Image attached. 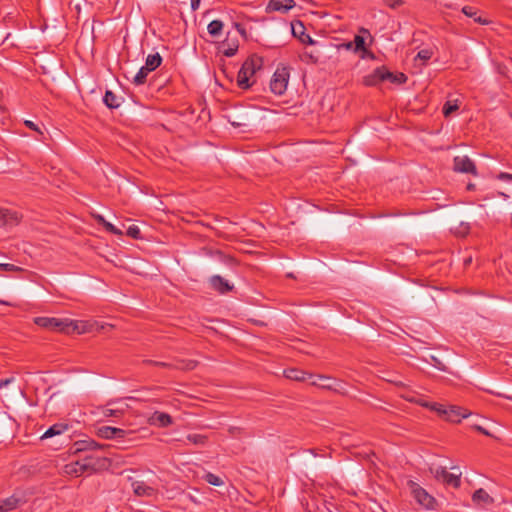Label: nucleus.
<instances>
[{"mask_svg": "<svg viewBox=\"0 0 512 512\" xmlns=\"http://www.w3.org/2000/svg\"><path fill=\"white\" fill-rule=\"evenodd\" d=\"M433 52L430 49H422L417 53L416 59L426 62L431 59Z\"/></svg>", "mask_w": 512, "mask_h": 512, "instance_id": "e433bc0d", "label": "nucleus"}, {"mask_svg": "<svg viewBox=\"0 0 512 512\" xmlns=\"http://www.w3.org/2000/svg\"><path fill=\"white\" fill-rule=\"evenodd\" d=\"M406 399L408 401H410V402H415V403H417V404H419V405H421L423 407L429 408V409H431V405L433 404V403H428V402H425V401L415 400L414 398H406Z\"/></svg>", "mask_w": 512, "mask_h": 512, "instance_id": "a18cd8bd", "label": "nucleus"}, {"mask_svg": "<svg viewBox=\"0 0 512 512\" xmlns=\"http://www.w3.org/2000/svg\"><path fill=\"white\" fill-rule=\"evenodd\" d=\"M289 71L287 68H278L270 81V89L276 95H282L287 89Z\"/></svg>", "mask_w": 512, "mask_h": 512, "instance_id": "423d86ee", "label": "nucleus"}, {"mask_svg": "<svg viewBox=\"0 0 512 512\" xmlns=\"http://www.w3.org/2000/svg\"><path fill=\"white\" fill-rule=\"evenodd\" d=\"M144 363L149 365H154L158 367L168 368V369H177L183 371H190L195 369L198 362L195 360H175L173 362H161L154 360H144Z\"/></svg>", "mask_w": 512, "mask_h": 512, "instance_id": "0eeeda50", "label": "nucleus"}, {"mask_svg": "<svg viewBox=\"0 0 512 512\" xmlns=\"http://www.w3.org/2000/svg\"><path fill=\"white\" fill-rule=\"evenodd\" d=\"M204 480L213 486H221L224 484L222 478L210 472L205 474Z\"/></svg>", "mask_w": 512, "mask_h": 512, "instance_id": "473e14b6", "label": "nucleus"}, {"mask_svg": "<svg viewBox=\"0 0 512 512\" xmlns=\"http://www.w3.org/2000/svg\"><path fill=\"white\" fill-rule=\"evenodd\" d=\"M457 103H452L451 101H447L443 106V114L448 117L451 115L454 111L458 110Z\"/></svg>", "mask_w": 512, "mask_h": 512, "instance_id": "f704fd0d", "label": "nucleus"}, {"mask_svg": "<svg viewBox=\"0 0 512 512\" xmlns=\"http://www.w3.org/2000/svg\"><path fill=\"white\" fill-rule=\"evenodd\" d=\"M187 440L195 445H205L207 436L201 434H189Z\"/></svg>", "mask_w": 512, "mask_h": 512, "instance_id": "2f4dec72", "label": "nucleus"}, {"mask_svg": "<svg viewBox=\"0 0 512 512\" xmlns=\"http://www.w3.org/2000/svg\"><path fill=\"white\" fill-rule=\"evenodd\" d=\"M68 428H69V426L66 423H56V424L52 425L51 427H49L45 431V433L42 435L41 439L51 438L56 435H60V434L64 433L65 431H67Z\"/></svg>", "mask_w": 512, "mask_h": 512, "instance_id": "b1692460", "label": "nucleus"}, {"mask_svg": "<svg viewBox=\"0 0 512 512\" xmlns=\"http://www.w3.org/2000/svg\"><path fill=\"white\" fill-rule=\"evenodd\" d=\"M150 72V70H145V66L141 67L137 74L134 76L133 83L137 86L144 84L146 82L147 75Z\"/></svg>", "mask_w": 512, "mask_h": 512, "instance_id": "7c9ffc66", "label": "nucleus"}, {"mask_svg": "<svg viewBox=\"0 0 512 512\" xmlns=\"http://www.w3.org/2000/svg\"><path fill=\"white\" fill-rule=\"evenodd\" d=\"M103 414H104L106 417H120V416L123 414V410H121V409H111V408H106V409L103 411Z\"/></svg>", "mask_w": 512, "mask_h": 512, "instance_id": "58836bf2", "label": "nucleus"}, {"mask_svg": "<svg viewBox=\"0 0 512 512\" xmlns=\"http://www.w3.org/2000/svg\"><path fill=\"white\" fill-rule=\"evenodd\" d=\"M234 25H235L236 29L238 30V32H239L241 35H243V36H245V35H246V31H245V29L242 27V25H241V24H239V23H235Z\"/></svg>", "mask_w": 512, "mask_h": 512, "instance_id": "8fccbe9b", "label": "nucleus"}, {"mask_svg": "<svg viewBox=\"0 0 512 512\" xmlns=\"http://www.w3.org/2000/svg\"><path fill=\"white\" fill-rule=\"evenodd\" d=\"M391 77V72L385 67L381 66L373 70L372 73L363 77V84L368 87L376 86L379 83L386 81V78Z\"/></svg>", "mask_w": 512, "mask_h": 512, "instance_id": "9d476101", "label": "nucleus"}, {"mask_svg": "<svg viewBox=\"0 0 512 512\" xmlns=\"http://www.w3.org/2000/svg\"><path fill=\"white\" fill-rule=\"evenodd\" d=\"M342 46L347 49V50H351V49H354V45H353V42L350 41V42H347V43H344L342 44Z\"/></svg>", "mask_w": 512, "mask_h": 512, "instance_id": "603ef678", "label": "nucleus"}, {"mask_svg": "<svg viewBox=\"0 0 512 512\" xmlns=\"http://www.w3.org/2000/svg\"><path fill=\"white\" fill-rule=\"evenodd\" d=\"M473 428H474L475 430H477L478 432H480V433H482V434L486 435V436H490V433H489L485 428H483V427H482V426H480V425H476V424H475V425H473Z\"/></svg>", "mask_w": 512, "mask_h": 512, "instance_id": "09e8293b", "label": "nucleus"}, {"mask_svg": "<svg viewBox=\"0 0 512 512\" xmlns=\"http://www.w3.org/2000/svg\"><path fill=\"white\" fill-rule=\"evenodd\" d=\"M407 485L413 495L414 499L426 509H435L436 500L431 496L425 489H423L418 483L409 480Z\"/></svg>", "mask_w": 512, "mask_h": 512, "instance_id": "20e7f679", "label": "nucleus"}, {"mask_svg": "<svg viewBox=\"0 0 512 512\" xmlns=\"http://www.w3.org/2000/svg\"><path fill=\"white\" fill-rule=\"evenodd\" d=\"M354 45L353 51L355 53L361 52V58H365L369 56L370 58H374L373 52L369 51L365 46V39L362 35H355L354 40L352 41Z\"/></svg>", "mask_w": 512, "mask_h": 512, "instance_id": "412c9836", "label": "nucleus"}, {"mask_svg": "<svg viewBox=\"0 0 512 512\" xmlns=\"http://www.w3.org/2000/svg\"><path fill=\"white\" fill-rule=\"evenodd\" d=\"M34 323L49 331H56L70 334L78 329V323L70 319H60L55 317H36Z\"/></svg>", "mask_w": 512, "mask_h": 512, "instance_id": "f257e3e1", "label": "nucleus"}, {"mask_svg": "<svg viewBox=\"0 0 512 512\" xmlns=\"http://www.w3.org/2000/svg\"><path fill=\"white\" fill-rule=\"evenodd\" d=\"M93 218L101 226H104V224L106 223V219L100 214H93Z\"/></svg>", "mask_w": 512, "mask_h": 512, "instance_id": "49530a36", "label": "nucleus"}, {"mask_svg": "<svg viewBox=\"0 0 512 512\" xmlns=\"http://www.w3.org/2000/svg\"><path fill=\"white\" fill-rule=\"evenodd\" d=\"M471 261H472V259H471V258H467V259L465 260V265H468L469 263H471Z\"/></svg>", "mask_w": 512, "mask_h": 512, "instance_id": "6e6d98bb", "label": "nucleus"}, {"mask_svg": "<svg viewBox=\"0 0 512 512\" xmlns=\"http://www.w3.org/2000/svg\"><path fill=\"white\" fill-rule=\"evenodd\" d=\"M104 229L112 234H115V235H121L122 234V231L119 230L118 228H116L113 224H111L110 222L106 221V223L104 224Z\"/></svg>", "mask_w": 512, "mask_h": 512, "instance_id": "a19ab883", "label": "nucleus"}, {"mask_svg": "<svg viewBox=\"0 0 512 512\" xmlns=\"http://www.w3.org/2000/svg\"><path fill=\"white\" fill-rule=\"evenodd\" d=\"M501 196H504V197H508L506 194L504 193H500Z\"/></svg>", "mask_w": 512, "mask_h": 512, "instance_id": "13d9d810", "label": "nucleus"}, {"mask_svg": "<svg viewBox=\"0 0 512 512\" xmlns=\"http://www.w3.org/2000/svg\"><path fill=\"white\" fill-rule=\"evenodd\" d=\"M210 285L220 294H226L233 289V285L229 284L227 280L219 275H214L210 278Z\"/></svg>", "mask_w": 512, "mask_h": 512, "instance_id": "f3484780", "label": "nucleus"}, {"mask_svg": "<svg viewBox=\"0 0 512 512\" xmlns=\"http://www.w3.org/2000/svg\"><path fill=\"white\" fill-rule=\"evenodd\" d=\"M453 169L456 172L477 175L476 165L468 156L454 157Z\"/></svg>", "mask_w": 512, "mask_h": 512, "instance_id": "f8f14e48", "label": "nucleus"}, {"mask_svg": "<svg viewBox=\"0 0 512 512\" xmlns=\"http://www.w3.org/2000/svg\"><path fill=\"white\" fill-rule=\"evenodd\" d=\"M0 270L7 272H19L22 271V268L14 264L0 263Z\"/></svg>", "mask_w": 512, "mask_h": 512, "instance_id": "4c0bfd02", "label": "nucleus"}, {"mask_svg": "<svg viewBox=\"0 0 512 512\" xmlns=\"http://www.w3.org/2000/svg\"><path fill=\"white\" fill-rule=\"evenodd\" d=\"M391 83L403 84L407 81V76L404 73L394 74L391 72V77L386 78Z\"/></svg>", "mask_w": 512, "mask_h": 512, "instance_id": "72a5a7b5", "label": "nucleus"}, {"mask_svg": "<svg viewBox=\"0 0 512 512\" xmlns=\"http://www.w3.org/2000/svg\"><path fill=\"white\" fill-rule=\"evenodd\" d=\"M284 375L286 378H288L290 380H295V381H304V380H306L307 375L309 376V378L313 377L312 374H308L305 371H302V370L296 369V368H290V369L284 370Z\"/></svg>", "mask_w": 512, "mask_h": 512, "instance_id": "393cba45", "label": "nucleus"}, {"mask_svg": "<svg viewBox=\"0 0 512 512\" xmlns=\"http://www.w3.org/2000/svg\"><path fill=\"white\" fill-rule=\"evenodd\" d=\"M148 423L160 428L168 427L173 423L172 417L164 412L155 411L149 418Z\"/></svg>", "mask_w": 512, "mask_h": 512, "instance_id": "4468645a", "label": "nucleus"}, {"mask_svg": "<svg viewBox=\"0 0 512 512\" xmlns=\"http://www.w3.org/2000/svg\"><path fill=\"white\" fill-rule=\"evenodd\" d=\"M88 469L82 460H78L75 462H71L64 466V473L72 476H81L84 472H87Z\"/></svg>", "mask_w": 512, "mask_h": 512, "instance_id": "aec40b11", "label": "nucleus"}, {"mask_svg": "<svg viewBox=\"0 0 512 512\" xmlns=\"http://www.w3.org/2000/svg\"><path fill=\"white\" fill-rule=\"evenodd\" d=\"M435 478L442 480L445 484L454 488H459L461 485V472L458 474L450 473L444 467H438L434 471Z\"/></svg>", "mask_w": 512, "mask_h": 512, "instance_id": "9b49d317", "label": "nucleus"}, {"mask_svg": "<svg viewBox=\"0 0 512 512\" xmlns=\"http://www.w3.org/2000/svg\"><path fill=\"white\" fill-rule=\"evenodd\" d=\"M127 431L121 428L103 426L98 429V435L105 439L124 438Z\"/></svg>", "mask_w": 512, "mask_h": 512, "instance_id": "2eb2a0df", "label": "nucleus"}, {"mask_svg": "<svg viewBox=\"0 0 512 512\" xmlns=\"http://www.w3.org/2000/svg\"><path fill=\"white\" fill-rule=\"evenodd\" d=\"M106 448H109V446L98 444L92 439L79 440L74 442L71 453L104 451Z\"/></svg>", "mask_w": 512, "mask_h": 512, "instance_id": "1a4fd4ad", "label": "nucleus"}, {"mask_svg": "<svg viewBox=\"0 0 512 512\" xmlns=\"http://www.w3.org/2000/svg\"><path fill=\"white\" fill-rule=\"evenodd\" d=\"M216 254L219 256V259L222 260L226 264L233 265L236 263V261L233 257L226 256L220 251H217Z\"/></svg>", "mask_w": 512, "mask_h": 512, "instance_id": "79ce46f5", "label": "nucleus"}, {"mask_svg": "<svg viewBox=\"0 0 512 512\" xmlns=\"http://www.w3.org/2000/svg\"><path fill=\"white\" fill-rule=\"evenodd\" d=\"M359 32H360V33H362V34H367V35H369V36H370V32H369V30H368V29H366V28H363V27H362V28H360Z\"/></svg>", "mask_w": 512, "mask_h": 512, "instance_id": "864d4df0", "label": "nucleus"}, {"mask_svg": "<svg viewBox=\"0 0 512 512\" xmlns=\"http://www.w3.org/2000/svg\"><path fill=\"white\" fill-rule=\"evenodd\" d=\"M472 500L476 504L491 505L494 503V499L483 488H479L473 493Z\"/></svg>", "mask_w": 512, "mask_h": 512, "instance_id": "4be33fe9", "label": "nucleus"}, {"mask_svg": "<svg viewBox=\"0 0 512 512\" xmlns=\"http://www.w3.org/2000/svg\"><path fill=\"white\" fill-rule=\"evenodd\" d=\"M207 29H208V33L211 36L216 37V36L220 35V33L222 32L223 23L220 20H213L208 24Z\"/></svg>", "mask_w": 512, "mask_h": 512, "instance_id": "c756f323", "label": "nucleus"}, {"mask_svg": "<svg viewBox=\"0 0 512 512\" xmlns=\"http://www.w3.org/2000/svg\"><path fill=\"white\" fill-rule=\"evenodd\" d=\"M14 380H15L14 377L6 378V379H1L0 380V388H3L5 386H7L8 384L12 383Z\"/></svg>", "mask_w": 512, "mask_h": 512, "instance_id": "de8ad7c7", "label": "nucleus"}, {"mask_svg": "<svg viewBox=\"0 0 512 512\" xmlns=\"http://www.w3.org/2000/svg\"><path fill=\"white\" fill-rule=\"evenodd\" d=\"M20 215L13 210L0 208V225L13 227L20 222Z\"/></svg>", "mask_w": 512, "mask_h": 512, "instance_id": "ddd939ff", "label": "nucleus"}, {"mask_svg": "<svg viewBox=\"0 0 512 512\" xmlns=\"http://www.w3.org/2000/svg\"><path fill=\"white\" fill-rule=\"evenodd\" d=\"M291 28H292V34L295 37L299 38V40L302 43L313 44L312 38L308 34L305 33V27L302 24V22H300V21L292 22Z\"/></svg>", "mask_w": 512, "mask_h": 512, "instance_id": "6ab92c4d", "label": "nucleus"}, {"mask_svg": "<svg viewBox=\"0 0 512 512\" xmlns=\"http://www.w3.org/2000/svg\"><path fill=\"white\" fill-rule=\"evenodd\" d=\"M497 179H499L501 181H510V182H512V174L507 173V172H500L497 175Z\"/></svg>", "mask_w": 512, "mask_h": 512, "instance_id": "37998d69", "label": "nucleus"}, {"mask_svg": "<svg viewBox=\"0 0 512 512\" xmlns=\"http://www.w3.org/2000/svg\"><path fill=\"white\" fill-rule=\"evenodd\" d=\"M126 234L129 237L133 238V239H140L141 238L140 229L136 225L129 226L127 231H126Z\"/></svg>", "mask_w": 512, "mask_h": 512, "instance_id": "c9c22d12", "label": "nucleus"}, {"mask_svg": "<svg viewBox=\"0 0 512 512\" xmlns=\"http://www.w3.org/2000/svg\"><path fill=\"white\" fill-rule=\"evenodd\" d=\"M162 63V57L159 53L149 54L146 58L145 70H150L151 72L158 68Z\"/></svg>", "mask_w": 512, "mask_h": 512, "instance_id": "bb28decb", "label": "nucleus"}, {"mask_svg": "<svg viewBox=\"0 0 512 512\" xmlns=\"http://www.w3.org/2000/svg\"><path fill=\"white\" fill-rule=\"evenodd\" d=\"M20 499L12 495L6 499L0 500V512H8L19 506Z\"/></svg>", "mask_w": 512, "mask_h": 512, "instance_id": "a878e982", "label": "nucleus"}, {"mask_svg": "<svg viewBox=\"0 0 512 512\" xmlns=\"http://www.w3.org/2000/svg\"><path fill=\"white\" fill-rule=\"evenodd\" d=\"M133 492L137 496H152L155 492L154 488L146 485L144 482L135 481L132 483Z\"/></svg>", "mask_w": 512, "mask_h": 512, "instance_id": "5701e85b", "label": "nucleus"}, {"mask_svg": "<svg viewBox=\"0 0 512 512\" xmlns=\"http://www.w3.org/2000/svg\"><path fill=\"white\" fill-rule=\"evenodd\" d=\"M0 303H1V304H5V305H9V303H8V302L2 301V300H0Z\"/></svg>", "mask_w": 512, "mask_h": 512, "instance_id": "4d7b16f0", "label": "nucleus"}, {"mask_svg": "<svg viewBox=\"0 0 512 512\" xmlns=\"http://www.w3.org/2000/svg\"><path fill=\"white\" fill-rule=\"evenodd\" d=\"M103 102L110 109H115L120 106V101H119L118 97L110 90H107L105 92V95L103 97Z\"/></svg>", "mask_w": 512, "mask_h": 512, "instance_id": "cd10ccee", "label": "nucleus"}, {"mask_svg": "<svg viewBox=\"0 0 512 512\" xmlns=\"http://www.w3.org/2000/svg\"><path fill=\"white\" fill-rule=\"evenodd\" d=\"M431 410L438 413L439 416L452 423H459L462 419L467 418L471 415L467 409H464L456 405H443L439 403H433Z\"/></svg>", "mask_w": 512, "mask_h": 512, "instance_id": "7ed1b4c3", "label": "nucleus"}, {"mask_svg": "<svg viewBox=\"0 0 512 512\" xmlns=\"http://www.w3.org/2000/svg\"><path fill=\"white\" fill-rule=\"evenodd\" d=\"M462 12L467 16V17H470V18H473L475 22L479 23V24H482V25H486L489 23L488 20L486 19H483L482 17H477V10L472 7V6H464L462 8Z\"/></svg>", "mask_w": 512, "mask_h": 512, "instance_id": "c85d7f7f", "label": "nucleus"}, {"mask_svg": "<svg viewBox=\"0 0 512 512\" xmlns=\"http://www.w3.org/2000/svg\"><path fill=\"white\" fill-rule=\"evenodd\" d=\"M295 6L294 0H270L266 10L286 13Z\"/></svg>", "mask_w": 512, "mask_h": 512, "instance_id": "dca6fc26", "label": "nucleus"}, {"mask_svg": "<svg viewBox=\"0 0 512 512\" xmlns=\"http://www.w3.org/2000/svg\"><path fill=\"white\" fill-rule=\"evenodd\" d=\"M474 189H475V184H473V183H469V184L467 185V190H474Z\"/></svg>", "mask_w": 512, "mask_h": 512, "instance_id": "5fc2aeb1", "label": "nucleus"}, {"mask_svg": "<svg viewBox=\"0 0 512 512\" xmlns=\"http://www.w3.org/2000/svg\"><path fill=\"white\" fill-rule=\"evenodd\" d=\"M383 3L392 9H397L404 4V1L403 0H383Z\"/></svg>", "mask_w": 512, "mask_h": 512, "instance_id": "ea45409f", "label": "nucleus"}, {"mask_svg": "<svg viewBox=\"0 0 512 512\" xmlns=\"http://www.w3.org/2000/svg\"><path fill=\"white\" fill-rule=\"evenodd\" d=\"M25 126L28 127L29 129L31 130H34V131H37L38 133L42 134L40 128L38 127V125H36L34 122L30 121V120H26L24 122Z\"/></svg>", "mask_w": 512, "mask_h": 512, "instance_id": "c03bdc74", "label": "nucleus"}, {"mask_svg": "<svg viewBox=\"0 0 512 512\" xmlns=\"http://www.w3.org/2000/svg\"><path fill=\"white\" fill-rule=\"evenodd\" d=\"M317 378H318L319 382L318 381H312L311 382L312 385L318 386V387H320L322 389L333 391V392L341 394V395H346L347 394V391L344 388L342 381H340V380H333V382H331L332 378L329 377V376H325V375H318Z\"/></svg>", "mask_w": 512, "mask_h": 512, "instance_id": "6e6552de", "label": "nucleus"}, {"mask_svg": "<svg viewBox=\"0 0 512 512\" xmlns=\"http://www.w3.org/2000/svg\"><path fill=\"white\" fill-rule=\"evenodd\" d=\"M262 65L263 59L260 56L252 55L248 57L238 72L237 85L241 89H248L251 86L249 79L256 73L257 70L261 69Z\"/></svg>", "mask_w": 512, "mask_h": 512, "instance_id": "f03ea898", "label": "nucleus"}, {"mask_svg": "<svg viewBox=\"0 0 512 512\" xmlns=\"http://www.w3.org/2000/svg\"><path fill=\"white\" fill-rule=\"evenodd\" d=\"M238 40L231 39L230 32L227 33L226 39L221 43L220 50L226 57H232L238 51Z\"/></svg>", "mask_w": 512, "mask_h": 512, "instance_id": "a211bd4d", "label": "nucleus"}, {"mask_svg": "<svg viewBox=\"0 0 512 512\" xmlns=\"http://www.w3.org/2000/svg\"><path fill=\"white\" fill-rule=\"evenodd\" d=\"M201 0H191V8L192 10H197L199 8Z\"/></svg>", "mask_w": 512, "mask_h": 512, "instance_id": "3c124183", "label": "nucleus"}, {"mask_svg": "<svg viewBox=\"0 0 512 512\" xmlns=\"http://www.w3.org/2000/svg\"><path fill=\"white\" fill-rule=\"evenodd\" d=\"M98 452H90L81 459L89 472L106 470L111 466V460Z\"/></svg>", "mask_w": 512, "mask_h": 512, "instance_id": "39448f33", "label": "nucleus"}]
</instances>
